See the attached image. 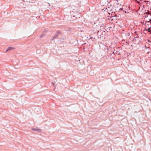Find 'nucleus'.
Masks as SVG:
<instances>
[{
    "label": "nucleus",
    "instance_id": "nucleus-1",
    "mask_svg": "<svg viewBox=\"0 0 151 151\" xmlns=\"http://www.w3.org/2000/svg\"><path fill=\"white\" fill-rule=\"evenodd\" d=\"M77 14V13H76V11L74 10V11H72L71 12H70V15H68V16H65V18L66 19L68 17L69 19L67 20L68 21L74 20L76 18V15Z\"/></svg>",
    "mask_w": 151,
    "mask_h": 151
},
{
    "label": "nucleus",
    "instance_id": "nucleus-3",
    "mask_svg": "<svg viewBox=\"0 0 151 151\" xmlns=\"http://www.w3.org/2000/svg\"><path fill=\"white\" fill-rule=\"evenodd\" d=\"M14 48L12 47H9L6 50V52L13 50Z\"/></svg>",
    "mask_w": 151,
    "mask_h": 151
},
{
    "label": "nucleus",
    "instance_id": "nucleus-7",
    "mask_svg": "<svg viewBox=\"0 0 151 151\" xmlns=\"http://www.w3.org/2000/svg\"><path fill=\"white\" fill-rule=\"evenodd\" d=\"M44 36V35H40V38H42V37H43V36Z\"/></svg>",
    "mask_w": 151,
    "mask_h": 151
},
{
    "label": "nucleus",
    "instance_id": "nucleus-6",
    "mask_svg": "<svg viewBox=\"0 0 151 151\" xmlns=\"http://www.w3.org/2000/svg\"><path fill=\"white\" fill-rule=\"evenodd\" d=\"M150 27H149L148 28H147V30L148 31H150V28H151V25H150Z\"/></svg>",
    "mask_w": 151,
    "mask_h": 151
},
{
    "label": "nucleus",
    "instance_id": "nucleus-4",
    "mask_svg": "<svg viewBox=\"0 0 151 151\" xmlns=\"http://www.w3.org/2000/svg\"><path fill=\"white\" fill-rule=\"evenodd\" d=\"M32 129L33 130H35V131H37V132H40V129H38L37 128H33Z\"/></svg>",
    "mask_w": 151,
    "mask_h": 151
},
{
    "label": "nucleus",
    "instance_id": "nucleus-2",
    "mask_svg": "<svg viewBox=\"0 0 151 151\" xmlns=\"http://www.w3.org/2000/svg\"><path fill=\"white\" fill-rule=\"evenodd\" d=\"M134 32L136 33V34L134 35V38L133 39V40L136 41L138 40L139 36L138 35V34H136V33H137V32L136 31L135 32Z\"/></svg>",
    "mask_w": 151,
    "mask_h": 151
},
{
    "label": "nucleus",
    "instance_id": "nucleus-9",
    "mask_svg": "<svg viewBox=\"0 0 151 151\" xmlns=\"http://www.w3.org/2000/svg\"><path fill=\"white\" fill-rule=\"evenodd\" d=\"M119 10H122V9H119Z\"/></svg>",
    "mask_w": 151,
    "mask_h": 151
},
{
    "label": "nucleus",
    "instance_id": "nucleus-8",
    "mask_svg": "<svg viewBox=\"0 0 151 151\" xmlns=\"http://www.w3.org/2000/svg\"><path fill=\"white\" fill-rule=\"evenodd\" d=\"M55 38V37H53V39Z\"/></svg>",
    "mask_w": 151,
    "mask_h": 151
},
{
    "label": "nucleus",
    "instance_id": "nucleus-5",
    "mask_svg": "<svg viewBox=\"0 0 151 151\" xmlns=\"http://www.w3.org/2000/svg\"><path fill=\"white\" fill-rule=\"evenodd\" d=\"M88 38L89 40H92V38L91 36H89L88 37H87Z\"/></svg>",
    "mask_w": 151,
    "mask_h": 151
}]
</instances>
